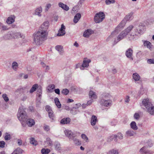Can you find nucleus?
<instances>
[{
    "instance_id": "obj_1",
    "label": "nucleus",
    "mask_w": 154,
    "mask_h": 154,
    "mask_svg": "<svg viewBox=\"0 0 154 154\" xmlns=\"http://www.w3.org/2000/svg\"><path fill=\"white\" fill-rule=\"evenodd\" d=\"M48 32L39 29L38 31L35 34L34 40L37 45H40L46 40Z\"/></svg>"
},
{
    "instance_id": "obj_2",
    "label": "nucleus",
    "mask_w": 154,
    "mask_h": 154,
    "mask_svg": "<svg viewBox=\"0 0 154 154\" xmlns=\"http://www.w3.org/2000/svg\"><path fill=\"white\" fill-rule=\"evenodd\" d=\"M134 26L132 25H130L125 30L122 31L117 38L116 39L114 40L115 44L124 38L129 32L131 31L133 28Z\"/></svg>"
},
{
    "instance_id": "obj_3",
    "label": "nucleus",
    "mask_w": 154,
    "mask_h": 154,
    "mask_svg": "<svg viewBox=\"0 0 154 154\" xmlns=\"http://www.w3.org/2000/svg\"><path fill=\"white\" fill-rule=\"evenodd\" d=\"M142 105L146 108L147 111L151 115L154 114V106L147 99L143 100Z\"/></svg>"
},
{
    "instance_id": "obj_4",
    "label": "nucleus",
    "mask_w": 154,
    "mask_h": 154,
    "mask_svg": "<svg viewBox=\"0 0 154 154\" xmlns=\"http://www.w3.org/2000/svg\"><path fill=\"white\" fill-rule=\"evenodd\" d=\"M144 29V26L142 25H139L136 27L135 31H133L129 35V37L130 40H134L136 39L137 35L142 32Z\"/></svg>"
},
{
    "instance_id": "obj_5",
    "label": "nucleus",
    "mask_w": 154,
    "mask_h": 154,
    "mask_svg": "<svg viewBox=\"0 0 154 154\" xmlns=\"http://www.w3.org/2000/svg\"><path fill=\"white\" fill-rule=\"evenodd\" d=\"M17 116L19 120L22 122L25 121L27 118V114L25 109L21 107L19 108Z\"/></svg>"
},
{
    "instance_id": "obj_6",
    "label": "nucleus",
    "mask_w": 154,
    "mask_h": 154,
    "mask_svg": "<svg viewBox=\"0 0 154 154\" xmlns=\"http://www.w3.org/2000/svg\"><path fill=\"white\" fill-rule=\"evenodd\" d=\"M105 15L103 12H100L96 14L94 18V21L96 23H99L101 22L105 18Z\"/></svg>"
},
{
    "instance_id": "obj_7",
    "label": "nucleus",
    "mask_w": 154,
    "mask_h": 154,
    "mask_svg": "<svg viewBox=\"0 0 154 154\" xmlns=\"http://www.w3.org/2000/svg\"><path fill=\"white\" fill-rule=\"evenodd\" d=\"M100 103L102 106L108 107L111 106L112 105V101L110 99H101L100 101Z\"/></svg>"
},
{
    "instance_id": "obj_8",
    "label": "nucleus",
    "mask_w": 154,
    "mask_h": 154,
    "mask_svg": "<svg viewBox=\"0 0 154 154\" xmlns=\"http://www.w3.org/2000/svg\"><path fill=\"white\" fill-rule=\"evenodd\" d=\"M126 22L125 19H124L116 27L115 29L116 31L117 32H119L120 31L122 28L125 26Z\"/></svg>"
},
{
    "instance_id": "obj_9",
    "label": "nucleus",
    "mask_w": 154,
    "mask_h": 154,
    "mask_svg": "<svg viewBox=\"0 0 154 154\" xmlns=\"http://www.w3.org/2000/svg\"><path fill=\"white\" fill-rule=\"evenodd\" d=\"M133 50L131 48H129L126 50V51L125 54V55L130 60H133Z\"/></svg>"
},
{
    "instance_id": "obj_10",
    "label": "nucleus",
    "mask_w": 154,
    "mask_h": 154,
    "mask_svg": "<svg viewBox=\"0 0 154 154\" xmlns=\"http://www.w3.org/2000/svg\"><path fill=\"white\" fill-rule=\"evenodd\" d=\"M91 60L89 59L85 58L84 60L83 63L80 69L82 70H84V68L88 67L89 66V63L91 62Z\"/></svg>"
},
{
    "instance_id": "obj_11",
    "label": "nucleus",
    "mask_w": 154,
    "mask_h": 154,
    "mask_svg": "<svg viewBox=\"0 0 154 154\" xmlns=\"http://www.w3.org/2000/svg\"><path fill=\"white\" fill-rule=\"evenodd\" d=\"M49 25V22L46 21L43 23L41 25L40 29H41L42 30H44L45 32H47V30L48 28Z\"/></svg>"
},
{
    "instance_id": "obj_12",
    "label": "nucleus",
    "mask_w": 154,
    "mask_h": 154,
    "mask_svg": "<svg viewBox=\"0 0 154 154\" xmlns=\"http://www.w3.org/2000/svg\"><path fill=\"white\" fill-rule=\"evenodd\" d=\"M65 27L63 24L61 25V28L59 30L57 36H58L63 35L65 34Z\"/></svg>"
},
{
    "instance_id": "obj_13",
    "label": "nucleus",
    "mask_w": 154,
    "mask_h": 154,
    "mask_svg": "<svg viewBox=\"0 0 154 154\" xmlns=\"http://www.w3.org/2000/svg\"><path fill=\"white\" fill-rule=\"evenodd\" d=\"M140 152L141 154H152L153 153L152 151L147 149L145 146L141 148L140 149Z\"/></svg>"
},
{
    "instance_id": "obj_14",
    "label": "nucleus",
    "mask_w": 154,
    "mask_h": 154,
    "mask_svg": "<svg viewBox=\"0 0 154 154\" xmlns=\"http://www.w3.org/2000/svg\"><path fill=\"white\" fill-rule=\"evenodd\" d=\"M123 135L121 133H118L117 135H112L110 137V140L114 139L115 141H117V138L118 137L120 139H122L123 138Z\"/></svg>"
},
{
    "instance_id": "obj_15",
    "label": "nucleus",
    "mask_w": 154,
    "mask_h": 154,
    "mask_svg": "<svg viewBox=\"0 0 154 154\" xmlns=\"http://www.w3.org/2000/svg\"><path fill=\"white\" fill-rule=\"evenodd\" d=\"M94 33V32L91 29H88L84 32L83 36L86 38H88Z\"/></svg>"
},
{
    "instance_id": "obj_16",
    "label": "nucleus",
    "mask_w": 154,
    "mask_h": 154,
    "mask_svg": "<svg viewBox=\"0 0 154 154\" xmlns=\"http://www.w3.org/2000/svg\"><path fill=\"white\" fill-rule=\"evenodd\" d=\"M15 17L14 15H11L6 20V23L8 24H11L14 22Z\"/></svg>"
},
{
    "instance_id": "obj_17",
    "label": "nucleus",
    "mask_w": 154,
    "mask_h": 154,
    "mask_svg": "<svg viewBox=\"0 0 154 154\" xmlns=\"http://www.w3.org/2000/svg\"><path fill=\"white\" fill-rule=\"evenodd\" d=\"M13 34L12 32H8L7 34H5L3 37L4 39L7 40L13 38Z\"/></svg>"
},
{
    "instance_id": "obj_18",
    "label": "nucleus",
    "mask_w": 154,
    "mask_h": 154,
    "mask_svg": "<svg viewBox=\"0 0 154 154\" xmlns=\"http://www.w3.org/2000/svg\"><path fill=\"white\" fill-rule=\"evenodd\" d=\"M26 124L29 127H31L34 125L35 124V122L34 119H27V121H26Z\"/></svg>"
},
{
    "instance_id": "obj_19",
    "label": "nucleus",
    "mask_w": 154,
    "mask_h": 154,
    "mask_svg": "<svg viewBox=\"0 0 154 154\" xmlns=\"http://www.w3.org/2000/svg\"><path fill=\"white\" fill-rule=\"evenodd\" d=\"M64 132L65 135L69 139H72L73 138V137H74L73 134L70 131L66 130Z\"/></svg>"
},
{
    "instance_id": "obj_20",
    "label": "nucleus",
    "mask_w": 154,
    "mask_h": 154,
    "mask_svg": "<svg viewBox=\"0 0 154 154\" xmlns=\"http://www.w3.org/2000/svg\"><path fill=\"white\" fill-rule=\"evenodd\" d=\"M55 48L58 51L60 55H63L64 51L62 46L59 45H57L55 46Z\"/></svg>"
},
{
    "instance_id": "obj_21",
    "label": "nucleus",
    "mask_w": 154,
    "mask_h": 154,
    "mask_svg": "<svg viewBox=\"0 0 154 154\" xmlns=\"http://www.w3.org/2000/svg\"><path fill=\"white\" fill-rule=\"evenodd\" d=\"M97 121V117L95 115H93L91 117V123L92 126H94Z\"/></svg>"
},
{
    "instance_id": "obj_22",
    "label": "nucleus",
    "mask_w": 154,
    "mask_h": 154,
    "mask_svg": "<svg viewBox=\"0 0 154 154\" xmlns=\"http://www.w3.org/2000/svg\"><path fill=\"white\" fill-rule=\"evenodd\" d=\"M118 32H116V31L115 30L114 31L112 32L110 35H109V37L106 39V41H109L111 40H112L113 38L115 36L117 35Z\"/></svg>"
},
{
    "instance_id": "obj_23",
    "label": "nucleus",
    "mask_w": 154,
    "mask_h": 154,
    "mask_svg": "<svg viewBox=\"0 0 154 154\" xmlns=\"http://www.w3.org/2000/svg\"><path fill=\"white\" fill-rule=\"evenodd\" d=\"M111 97V96L108 93H103L101 95V99L105 100L110 99Z\"/></svg>"
},
{
    "instance_id": "obj_24",
    "label": "nucleus",
    "mask_w": 154,
    "mask_h": 154,
    "mask_svg": "<svg viewBox=\"0 0 154 154\" xmlns=\"http://www.w3.org/2000/svg\"><path fill=\"white\" fill-rule=\"evenodd\" d=\"M70 119L69 118H64L60 120V123L61 124H67L69 123Z\"/></svg>"
},
{
    "instance_id": "obj_25",
    "label": "nucleus",
    "mask_w": 154,
    "mask_h": 154,
    "mask_svg": "<svg viewBox=\"0 0 154 154\" xmlns=\"http://www.w3.org/2000/svg\"><path fill=\"white\" fill-rule=\"evenodd\" d=\"M58 5L59 7L62 8L65 11H67L69 9V7L67 5L63 4L62 2H59Z\"/></svg>"
},
{
    "instance_id": "obj_26",
    "label": "nucleus",
    "mask_w": 154,
    "mask_h": 154,
    "mask_svg": "<svg viewBox=\"0 0 154 154\" xmlns=\"http://www.w3.org/2000/svg\"><path fill=\"white\" fill-rule=\"evenodd\" d=\"M39 87V86L37 84H35L32 85V88L29 90V92L30 93L32 94L35 91L36 89L38 90V88Z\"/></svg>"
},
{
    "instance_id": "obj_27",
    "label": "nucleus",
    "mask_w": 154,
    "mask_h": 154,
    "mask_svg": "<svg viewBox=\"0 0 154 154\" xmlns=\"http://www.w3.org/2000/svg\"><path fill=\"white\" fill-rule=\"evenodd\" d=\"M81 17V14L80 13H77L74 16L73 21L75 23H76L80 20Z\"/></svg>"
},
{
    "instance_id": "obj_28",
    "label": "nucleus",
    "mask_w": 154,
    "mask_h": 154,
    "mask_svg": "<svg viewBox=\"0 0 154 154\" xmlns=\"http://www.w3.org/2000/svg\"><path fill=\"white\" fill-rule=\"evenodd\" d=\"M42 12V8L41 7H40L37 8L35 10V14L39 17L41 16V13Z\"/></svg>"
},
{
    "instance_id": "obj_29",
    "label": "nucleus",
    "mask_w": 154,
    "mask_h": 154,
    "mask_svg": "<svg viewBox=\"0 0 154 154\" xmlns=\"http://www.w3.org/2000/svg\"><path fill=\"white\" fill-rule=\"evenodd\" d=\"M12 34H14L13 35V38H22L23 37V35H21L20 32H12Z\"/></svg>"
},
{
    "instance_id": "obj_30",
    "label": "nucleus",
    "mask_w": 154,
    "mask_h": 154,
    "mask_svg": "<svg viewBox=\"0 0 154 154\" xmlns=\"http://www.w3.org/2000/svg\"><path fill=\"white\" fill-rule=\"evenodd\" d=\"M135 133L132 130L127 131L126 132V135L127 136L131 137L134 136L135 134Z\"/></svg>"
},
{
    "instance_id": "obj_31",
    "label": "nucleus",
    "mask_w": 154,
    "mask_h": 154,
    "mask_svg": "<svg viewBox=\"0 0 154 154\" xmlns=\"http://www.w3.org/2000/svg\"><path fill=\"white\" fill-rule=\"evenodd\" d=\"M89 95L90 98L93 99H96L97 98V96L96 94L95 93L92 91H90L89 93Z\"/></svg>"
},
{
    "instance_id": "obj_32",
    "label": "nucleus",
    "mask_w": 154,
    "mask_h": 154,
    "mask_svg": "<svg viewBox=\"0 0 154 154\" xmlns=\"http://www.w3.org/2000/svg\"><path fill=\"white\" fill-rule=\"evenodd\" d=\"M132 77L133 79L135 81H137L139 80L140 79V76L136 72L133 74Z\"/></svg>"
},
{
    "instance_id": "obj_33",
    "label": "nucleus",
    "mask_w": 154,
    "mask_h": 154,
    "mask_svg": "<svg viewBox=\"0 0 154 154\" xmlns=\"http://www.w3.org/2000/svg\"><path fill=\"white\" fill-rule=\"evenodd\" d=\"M23 151L19 147H18L13 151V152L15 154H22Z\"/></svg>"
},
{
    "instance_id": "obj_34",
    "label": "nucleus",
    "mask_w": 154,
    "mask_h": 154,
    "mask_svg": "<svg viewBox=\"0 0 154 154\" xmlns=\"http://www.w3.org/2000/svg\"><path fill=\"white\" fill-rule=\"evenodd\" d=\"M133 13L132 12L129 13L128 15H127L125 16L124 19H125V20H126V21L130 20H131L133 18Z\"/></svg>"
},
{
    "instance_id": "obj_35",
    "label": "nucleus",
    "mask_w": 154,
    "mask_h": 154,
    "mask_svg": "<svg viewBox=\"0 0 154 154\" xmlns=\"http://www.w3.org/2000/svg\"><path fill=\"white\" fill-rule=\"evenodd\" d=\"M131 128L134 130H136L138 129V128L136 125V124L135 122H132L130 124Z\"/></svg>"
},
{
    "instance_id": "obj_36",
    "label": "nucleus",
    "mask_w": 154,
    "mask_h": 154,
    "mask_svg": "<svg viewBox=\"0 0 154 154\" xmlns=\"http://www.w3.org/2000/svg\"><path fill=\"white\" fill-rule=\"evenodd\" d=\"M18 64L15 62L14 61L12 63V67L14 71H17L18 68Z\"/></svg>"
},
{
    "instance_id": "obj_37",
    "label": "nucleus",
    "mask_w": 154,
    "mask_h": 154,
    "mask_svg": "<svg viewBox=\"0 0 154 154\" xmlns=\"http://www.w3.org/2000/svg\"><path fill=\"white\" fill-rule=\"evenodd\" d=\"M54 101L57 107L60 108L61 107V104L59 101V99L57 97H56L54 98Z\"/></svg>"
},
{
    "instance_id": "obj_38",
    "label": "nucleus",
    "mask_w": 154,
    "mask_h": 154,
    "mask_svg": "<svg viewBox=\"0 0 154 154\" xmlns=\"http://www.w3.org/2000/svg\"><path fill=\"white\" fill-rule=\"evenodd\" d=\"M55 88V86L54 84L50 85H48L47 89L49 92H51Z\"/></svg>"
},
{
    "instance_id": "obj_39",
    "label": "nucleus",
    "mask_w": 154,
    "mask_h": 154,
    "mask_svg": "<svg viewBox=\"0 0 154 154\" xmlns=\"http://www.w3.org/2000/svg\"><path fill=\"white\" fill-rule=\"evenodd\" d=\"M50 152V150L48 149L43 148L41 150V152L42 154H48Z\"/></svg>"
},
{
    "instance_id": "obj_40",
    "label": "nucleus",
    "mask_w": 154,
    "mask_h": 154,
    "mask_svg": "<svg viewBox=\"0 0 154 154\" xmlns=\"http://www.w3.org/2000/svg\"><path fill=\"white\" fill-rule=\"evenodd\" d=\"M143 45L145 46H146L147 48H150L151 43L148 41H145L144 42Z\"/></svg>"
},
{
    "instance_id": "obj_41",
    "label": "nucleus",
    "mask_w": 154,
    "mask_h": 154,
    "mask_svg": "<svg viewBox=\"0 0 154 154\" xmlns=\"http://www.w3.org/2000/svg\"><path fill=\"white\" fill-rule=\"evenodd\" d=\"M48 114L49 117L52 120H53L55 118V116L53 111L49 112Z\"/></svg>"
},
{
    "instance_id": "obj_42",
    "label": "nucleus",
    "mask_w": 154,
    "mask_h": 154,
    "mask_svg": "<svg viewBox=\"0 0 154 154\" xmlns=\"http://www.w3.org/2000/svg\"><path fill=\"white\" fill-rule=\"evenodd\" d=\"M5 139L6 140H8L11 139V136L9 134L6 132L5 134Z\"/></svg>"
},
{
    "instance_id": "obj_43",
    "label": "nucleus",
    "mask_w": 154,
    "mask_h": 154,
    "mask_svg": "<svg viewBox=\"0 0 154 154\" xmlns=\"http://www.w3.org/2000/svg\"><path fill=\"white\" fill-rule=\"evenodd\" d=\"M30 143L36 146L37 144V142L34 138L32 137L30 138Z\"/></svg>"
},
{
    "instance_id": "obj_44",
    "label": "nucleus",
    "mask_w": 154,
    "mask_h": 154,
    "mask_svg": "<svg viewBox=\"0 0 154 154\" xmlns=\"http://www.w3.org/2000/svg\"><path fill=\"white\" fill-rule=\"evenodd\" d=\"M42 88L41 86H39V87L38 88L36 91V94H42Z\"/></svg>"
},
{
    "instance_id": "obj_45",
    "label": "nucleus",
    "mask_w": 154,
    "mask_h": 154,
    "mask_svg": "<svg viewBox=\"0 0 154 154\" xmlns=\"http://www.w3.org/2000/svg\"><path fill=\"white\" fill-rule=\"evenodd\" d=\"M45 109L46 110L48 111V113H49V112H51L53 111L51 107L49 105L46 106L45 107Z\"/></svg>"
},
{
    "instance_id": "obj_46",
    "label": "nucleus",
    "mask_w": 154,
    "mask_h": 154,
    "mask_svg": "<svg viewBox=\"0 0 154 154\" xmlns=\"http://www.w3.org/2000/svg\"><path fill=\"white\" fill-rule=\"evenodd\" d=\"M118 153L117 150L112 149L109 152L108 154H118Z\"/></svg>"
},
{
    "instance_id": "obj_47",
    "label": "nucleus",
    "mask_w": 154,
    "mask_h": 154,
    "mask_svg": "<svg viewBox=\"0 0 154 154\" xmlns=\"http://www.w3.org/2000/svg\"><path fill=\"white\" fill-rule=\"evenodd\" d=\"M69 93V91L67 89H63L61 91V93L65 95H67Z\"/></svg>"
},
{
    "instance_id": "obj_48",
    "label": "nucleus",
    "mask_w": 154,
    "mask_h": 154,
    "mask_svg": "<svg viewBox=\"0 0 154 154\" xmlns=\"http://www.w3.org/2000/svg\"><path fill=\"white\" fill-rule=\"evenodd\" d=\"M115 2V0H106L105 2L106 5H108L112 3H114Z\"/></svg>"
},
{
    "instance_id": "obj_49",
    "label": "nucleus",
    "mask_w": 154,
    "mask_h": 154,
    "mask_svg": "<svg viewBox=\"0 0 154 154\" xmlns=\"http://www.w3.org/2000/svg\"><path fill=\"white\" fill-rule=\"evenodd\" d=\"M2 97L4 99L5 101V102H8L9 101V98L8 97L7 95L6 94H3L2 95Z\"/></svg>"
},
{
    "instance_id": "obj_50",
    "label": "nucleus",
    "mask_w": 154,
    "mask_h": 154,
    "mask_svg": "<svg viewBox=\"0 0 154 154\" xmlns=\"http://www.w3.org/2000/svg\"><path fill=\"white\" fill-rule=\"evenodd\" d=\"M72 139H73L74 143L75 144L77 145H79V144L80 143L79 142V140L78 139L76 138H74V137H73V138H72Z\"/></svg>"
},
{
    "instance_id": "obj_51",
    "label": "nucleus",
    "mask_w": 154,
    "mask_h": 154,
    "mask_svg": "<svg viewBox=\"0 0 154 154\" xmlns=\"http://www.w3.org/2000/svg\"><path fill=\"white\" fill-rule=\"evenodd\" d=\"M81 137L82 138L86 141V142L88 141H87L88 140V138L85 134H82L81 135Z\"/></svg>"
},
{
    "instance_id": "obj_52",
    "label": "nucleus",
    "mask_w": 154,
    "mask_h": 154,
    "mask_svg": "<svg viewBox=\"0 0 154 154\" xmlns=\"http://www.w3.org/2000/svg\"><path fill=\"white\" fill-rule=\"evenodd\" d=\"M147 62L149 64H154V59H148L147 60Z\"/></svg>"
},
{
    "instance_id": "obj_53",
    "label": "nucleus",
    "mask_w": 154,
    "mask_h": 154,
    "mask_svg": "<svg viewBox=\"0 0 154 154\" xmlns=\"http://www.w3.org/2000/svg\"><path fill=\"white\" fill-rule=\"evenodd\" d=\"M134 117L135 119L138 120L140 118V115L138 113H135L134 115Z\"/></svg>"
},
{
    "instance_id": "obj_54",
    "label": "nucleus",
    "mask_w": 154,
    "mask_h": 154,
    "mask_svg": "<svg viewBox=\"0 0 154 154\" xmlns=\"http://www.w3.org/2000/svg\"><path fill=\"white\" fill-rule=\"evenodd\" d=\"M51 4H47L45 7V11H48L49 8L51 7Z\"/></svg>"
},
{
    "instance_id": "obj_55",
    "label": "nucleus",
    "mask_w": 154,
    "mask_h": 154,
    "mask_svg": "<svg viewBox=\"0 0 154 154\" xmlns=\"http://www.w3.org/2000/svg\"><path fill=\"white\" fill-rule=\"evenodd\" d=\"M5 142L4 141H0V147L3 148L5 146Z\"/></svg>"
},
{
    "instance_id": "obj_56",
    "label": "nucleus",
    "mask_w": 154,
    "mask_h": 154,
    "mask_svg": "<svg viewBox=\"0 0 154 154\" xmlns=\"http://www.w3.org/2000/svg\"><path fill=\"white\" fill-rule=\"evenodd\" d=\"M1 28H2V30H7L8 29V28L7 26H5L2 24Z\"/></svg>"
},
{
    "instance_id": "obj_57",
    "label": "nucleus",
    "mask_w": 154,
    "mask_h": 154,
    "mask_svg": "<svg viewBox=\"0 0 154 154\" xmlns=\"http://www.w3.org/2000/svg\"><path fill=\"white\" fill-rule=\"evenodd\" d=\"M18 145L19 146H21L22 145V141L20 139H18L17 140Z\"/></svg>"
},
{
    "instance_id": "obj_58",
    "label": "nucleus",
    "mask_w": 154,
    "mask_h": 154,
    "mask_svg": "<svg viewBox=\"0 0 154 154\" xmlns=\"http://www.w3.org/2000/svg\"><path fill=\"white\" fill-rule=\"evenodd\" d=\"M130 100V97L128 96H126L125 98V103H128Z\"/></svg>"
},
{
    "instance_id": "obj_59",
    "label": "nucleus",
    "mask_w": 154,
    "mask_h": 154,
    "mask_svg": "<svg viewBox=\"0 0 154 154\" xmlns=\"http://www.w3.org/2000/svg\"><path fill=\"white\" fill-rule=\"evenodd\" d=\"M93 99H91L89 100L87 102V105H90L91 104V103L93 102Z\"/></svg>"
},
{
    "instance_id": "obj_60",
    "label": "nucleus",
    "mask_w": 154,
    "mask_h": 154,
    "mask_svg": "<svg viewBox=\"0 0 154 154\" xmlns=\"http://www.w3.org/2000/svg\"><path fill=\"white\" fill-rule=\"evenodd\" d=\"M44 129L46 131H48L49 130L50 128L49 126L48 125H45L44 126Z\"/></svg>"
},
{
    "instance_id": "obj_61",
    "label": "nucleus",
    "mask_w": 154,
    "mask_h": 154,
    "mask_svg": "<svg viewBox=\"0 0 154 154\" xmlns=\"http://www.w3.org/2000/svg\"><path fill=\"white\" fill-rule=\"evenodd\" d=\"M46 141L48 144H51L52 143V142L51 140V139L49 138H47L46 139Z\"/></svg>"
},
{
    "instance_id": "obj_62",
    "label": "nucleus",
    "mask_w": 154,
    "mask_h": 154,
    "mask_svg": "<svg viewBox=\"0 0 154 154\" xmlns=\"http://www.w3.org/2000/svg\"><path fill=\"white\" fill-rule=\"evenodd\" d=\"M148 146L149 147H151L152 145V143L151 140L148 141L147 142Z\"/></svg>"
},
{
    "instance_id": "obj_63",
    "label": "nucleus",
    "mask_w": 154,
    "mask_h": 154,
    "mask_svg": "<svg viewBox=\"0 0 154 154\" xmlns=\"http://www.w3.org/2000/svg\"><path fill=\"white\" fill-rule=\"evenodd\" d=\"M54 91L56 94H60V90L58 88L55 89L54 90Z\"/></svg>"
},
{
    "instance_id": "obj_64",
    "label": "nucleus",
    "mask_w": 154,
    "mask_h": 154,
    "mask_svg": "<svg viewBox=\"0 0 154 154\" xmlns=\"http://www.w3.org/2000/svg\"><path fill=\"white\" fill-rule=\"evenodd\" d=\"M45 68V72H48L50 69V67L49 66H48L47 65Z\"/></svg>"
}]
</instances>
